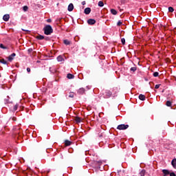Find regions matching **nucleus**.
I'll return each instance as SVG.
<instances>
[{
	"label": "nucleus",
	"mask_w": 176,
	"mask_h": 176,
	"mask_svg": "<svg viewBox=\"0 0 176 176\" xmlns=\"http://www.w3.org/2000/svg\"><path fill=\"white\" fill-rule=\"evenodd\" d=\"M87 23H88V24H89V25H93L96 24V20L91 19L87 21Z\"/></svg>",
	"instance_id": "7"
},
{
	"label": "nucleus",
	"mask_w": 176,
	"mask_h": 176,
	"mask_svg": "<svg viewBox=\"0 0 176 176\" xmlns=\"http://www.w3.org/2000/svg\"><path fill=\"white\" fill-rule=\"evenodd\" d=\"M170 176H176L175 173H170Z\"/></svg>",
	"instance_id": "36"
},
{
	"label": "nucleus",
	"mask_w": 176,
	"mask_h": 176,
	"mask_svg": "<svg viewBox=\"0 0 176 176\" xmlns=\"http://www.w3.org/2000/svg\"><path fill=\"white\" fill-rule=\"evenodd\" d=\"M67 10H68L69 12H72V11L74 10V4L70 3V4L68 6Z\"/></svg>",
	"instance_id": "10"
},
{
	"label": "nucleus",
	"mask_w": 176,
	"mask_h": 176,
	"mask_svg": "<svg viewBox=\"0 0 176 176\" xmlns=\"http://www.w3.org/2000/svg\"><path fill=\"white\" fill-rule=\"evenodd\" d=\"M57 60L59 61V62H63V61H64V58H63L62 56H58L57 57Z\"/></svg>",
	"instance_id": "17"
},
{
	"label": "nucleus",
	"mask_w": 176,
	"mask_h": 176,
	"mask_svg": "<svg viewBox=\"0 0 176 176\" xmlns=\"http://www.w3.org/2000/svg\"><path fill=\"white\" fill-rule=\"evenodd\" d=\"M171 164H172L173 167L176 169V159L175 158L172 160Z\"/></svg>",
	"instance_id": "14"
},
{
	"label": "nucleus",
	"mask_w": 176,
	"mask_h": 176,
	"mask_svg": "<svg viewBox=\"0 0 176 176\" xmlns=\"http://www.w3.org/2000/svg\"><path fill=\"white\" fill-rule=\"evenodd\" d=\"M111 13L112 14H114V15L118 14V12H117L115 9H111Z\"/></svg>",
	"instance_id": "19"
},
{
	"label": "nucleus",
	"mask_w": 176,
	"mask_h": 176,
	"mask_svg": "<svg viewBox=\"0 0 176 176\" xmlns=\"http://www.w3.org/2000/svg\"><path fill=\"white\" fill-rule=\"evenodd\" d=\"M162 173L164 174V176L170 175V171H168V170L163 169Z\"/></svg>",
	"instance_id": "11"
},
{
	"label": "nucleus",
	"mask_w": 176,
	"mask_h": 176,
	"mask_svg": "<svg viewBox=\"0 0 176 176\" xmlns=\"http://www.w3.org/2000/svg\"><path fill=\"white\" fill-rule=\"evenodd\" d=\"M27 72H31V69H30V67H28V68H27Z\"/></svg>",
	"instance_id": "37"
},
{
	"label": "nucleus",
	"mask_w": 176,
	"mask_h": 176,
	"mask_svg": "<svg viewBox=\"0 0 176 176\" xmlns=\"http://www.w3.org/2000/svg\"><path fill=\"white\" fill-rule=\"evenodd\" d=\"M67 77L68 79H74V75L71 74H68Z\"/></svg>",
	"instance_id": "21"
},
{
	"label": "nucleus",
	"mask_w": 176,
	"mask_h": 176,
	"mask_svg": "<svg viewBox=\"0 0 176 176\" xmlns=\"http://www.w3.org/2000/svg\"><path fill=\"white\" fill-rule=\"evenodd\" d=\"M74 120H75L76 123H81L82 120V118H80L79 117H76L74 118Z\"/></svg>",
	"instance_id": "12"
},
{
	"label": "nucleus",
	"mask_w": 176,
	"mask_h": 176,
	"mask_svg": "<svg viewBox=\"0 0 176 176\" xmlns=\"http://www.w3.org/2000/svg\"><path fill=\"white\" fill-rule=\"evenodd\" d=\"M23 10L24 12H27V10H28V6H23Z\"/></svg>",
	"instance_id": "31"
},
{
	"label": "nucleus",
	"mask_w": 176,
	"mask_h": 176,
	"mask_svg": "<svg viewBox=\"0 0 176 176\" xmlns=\"http://www.w3.org/2000/svg\"><path fill=\"white\" fill-rule=\"evenodd\" d=\"M153 76H155V78H156V77L159 76V72H155L153 73Z\"/></svg>",
	"instance_id": "27"
},
{
	"label": "nucleus",
	"mask_w": 176,
	"mask_h": 176,
	"mask_svg": "<svg viewBox=\"0 0 176 176\" xmlns=\"http://www.w3.org/2000/svg\"><path fill=\"white\" fill-rule=\"evenodd\" d=\"M12 120H13L14 122H16V118L13 117V118H12Z\"/></svg>",
	"instance_id": "39"
},
{
	"label": "nucleus",
	"mask_w": 176,
	"mask_h": 176,
	"mask_svg": "<svg viewBox=\"0 0 176 176\" xmlns=\"http://www.w3.org/2000/svg\"><path fill=\"white\" fill-rule=\"evenodd\" d=\"M36 39H38L39 41H42V39H45V36L42 35L36 36Z\"/></svg>",
	"instance_id": "18"
},
{
	"label": "nucleus",
	"mask_w": 176,
	"mask_h": 176,
	"mask_svg": "<svg viewBox=\"0 0 176 176\" xmlns=\"http://www.w3.org/2000/svg\"><path fill=\"white\" fill-rule=\"evenodd\" d=\"M71 144H72V142L69 141V140H65V146H69V145H71Z\"/></svg>",
	"instance_id": "13"
},
{
	"label": "nucleus",
	"mask_w": 176,
	"mask_h": 176,
	"mask_svg": "<svg viewBox=\"0 0 176 176\" xmlns=\"http://www.w3.org/2000/svg\"><path fill=\"white\" fill-rule=\"evenodd\" d=\"M98 166H101V164H102V162L101 161H98L97 162Z\"/></svg>",
	"instance_id": "34"
},
{
	"label": "nucleus",
	"mask_w": 176,
	"mask_h": 176,
	"mask_svg": "<svg viewBox=\"0 0 176 176\" xmlns=\"http://www.w3.org/2000/svg\"><path fill=\"white\" fill-rule=\"evenodd\" d=\"M74 92H70L69 94V98H74Z\"/></svg>",
	"instance_id": "22"
},
{
	"label": "nucleus",
	"mask_w": 176,
	"mask_h": 176,
	"mask_svg": "<svg viewBox=\"0 0 176 176\" xmlns=\"http://www.w3.org/2000/svg\"><path fill=\"white\" fill-rule=\"evenodd\" d=\"M117 129L118 130H126V129H129V124H120Z\"/></svg>",
	"instance_id": "3"
},
{
	"label": "nucleus",
	"mask_w": 176,
	"mask_h": 176,
	"mask_svg": "<svg viewBox=\"0 0 176 176\" xmlns=\"http://www.w3.org/2000/svg\"><path fill=\"white\" fill-rule=\"evenodd\" d=\"M113 96L112 91L109 90H106L104 94V98H110V97Z\"/></svg>",
	"instance_id": "2"
},
{
	"label": "nucleus",
	"mask_w": 176,
	"mask_h": 176,
	"mask_svg": "<svg viewBox=\"0 0 176 176\" xmlns=\"http://www.w3.org/2000/svg\"><path fill=\"white\" fill-rule=\"evenodd\" d=\"M17 108H19V105L16 104L14 106V111H17Z\"/></svg>",
	"instance_id": "33"
},
{
	"label": "nucleus",
	"mask_w": 176,
	"mask_h": 176,
	"mask_svg": "<svg viewBox=\"0 0 176 176\" xmlns=\"http://www.w3.org/2000/svg\"><path fill=\"white\" fill-rule=\"evenodd\" d=\"M0 63H1L2 64H8V62L6 60H5V59H0Z\"/></svg>",
	"instance_id": "23"
},
{
	"label": "nucleus",
	"mask_w": 176,
	"mask_h": 176,
	"mask_svg": "<svg viewBox=\"0 0 176 176\" xmlns=\"http://www.w3.org/2000/svg\"><path fill=\"white\" fill-rule=\"evenodd\" d=\"M47 23H52V19H47Z\"/></svg>",
	"instance_id": "38"
},
{
	"label": "nucleus",
	"mask_w": 176,
	"mask_h": 176,
	"mask_svg": "<svg viewBox=\"0 0 176 176\" xmlns=\"http://www.w3.org/2000/svg\"><path fill=\"white\" fill-rule=\"evenodd\" d=\"M10 19V15L6 14L3 16V20L4 21H9V19Z\"/></svg>",
	"instance_id": "5"
},
{
	"label": "nucleus",
	"mask_w": 176,
	"mask_h": 176,
	"mask_svg": "<svg viewBox=\"0 0 176 176\" xmlns=\"http://www.w3.org/2000/svg\"><path fill=\"white\" fill-rule=\"evenodd\" d=\"M159 87H160V84L156 85L155 89H159Z\"/></svg>",
	"instance_id": "35"
},
{
	"label": "nucleus",
	"mask_w": 176,
	"mask_h": 176,
	"mask_svg": "<svg viewBox=\"0 0 176 176\" xmlns=\"http://www.w3.org/2000/svg\"><path fill=\"white\" fill-rule=\"evenodd\" d=\"M82 5H86V1H82Z\"/></svg>",
	"instance_id": "40"
},
{
	"label": "nucleus",
	"mask_w": 176,
	"mask_h": 176,
	"mask_svg": "<svg viewBox=\"0 0 176 176\" xmlns=\"http://www.w3.org/2000/svg\"><path fill=\"white\" fill-rule=\"evenodd\" d=\"M121 42H122V45H125V43H126V39H124V38H122L121 39Z\"/></svg>",
	"instance_id": "28"
},
{
	"label": "nucleus",
	"mask_w": 176,
	"mask_h": 176,
	"mask_svg": "<svg viewBox=\"0 0 176 176\" xmlns=\"http://www.w3.org/2000/svg\"><path fill=\"white\" fill-rule=\"evenodd\" d=\"M172 104L173 103L171 102V101L170 100L166 101V107H171Z\"/></svg>",
	"instance_id": "20"
},
{
	"label": "nucleus",
	"mask_w": 176,
	"mask_h": 176,
	"mask_svg": "<svg viewBox=\"0 0 176 176\" xmlns=\"http://www.w3.org/2000/svg\"><path fill=\"white\" fill-rule=\"evenodd\" d=\"M168 12H170V13H173V12H174V8L173 7H169Z\"/></svg>",
	"instance_id": "25"
},
{
	"label": "nucleus",
	"mask_w": 176,
	"mask_h": 176,
	"mask_svg": "<svg viewBox=\"0 0 176 176\" xmlns=\"http://www.w3.org/2000/svg\"><path fill=\"white\" fill-rule=\"evenodd\" d=\"M131 71H132V72H135V71H137V67H131Z\"/></svg>",
	"instance_id": "26"
},
{
	"label": "nucleus",
	"mask_w": 176,
	"mask_h": 176,
	"mask_svg": "<svg viewBox=\"0 0 176 176\" xmlns=\"http://www.w3.org/2000/svg\"><path fill=\"white\" fill-rule=\"evenodd\" d=\"M85 88H80L78 90V94H80V95H82V94H85Z\"/></svg>",
	"instance_id": "9"
},
{
	"label": "nucleus",
	"mask_w": 176,
	"mask_h": 176,
	"mask_svg": "<svg viewBox=\"0 0 176 176\" xmlns=\"http://www.w3.org/2000/svg\"><path fill=\"white\" fill-rule=\"evenodd\" d=\"M98 6H100V8H102V6H104V2L101 1H99Z\"/></svg>",
	"instance_id": "24"
},
{
	"label": "nucleus",
	"mask_w": 176,
	"mask_h": 176,
	"mask_svg": "<svg viewBox=\"0 0 176 176\" xmlns=\"http://www.w3.org/2000/svg\"><path fill=\"white\" fill-rule=\"evenodd\" d=\"M14 57H16V54L13 53L10 56H8V61L12 62L13 61Z\"/></svg>",
	"instance_id": "6"
},
{
	"label": "nucleus",
	"mask_w": 176,
	"mask_h": 176,
	"mask_svg": "<svg viewBox=\"0 0 176 176\" xmlns=\"http://www.w3.org/2000/svg\"><path fill=\"white\" fill-rule=\"evenodd\" d=\"M112 94L113 97H117L118 96V93H119V88L118 87H113L112 89Z\"/></svg>",
	"instance_id": "4"
},
{
	"label": "nucleus",
	"mask_w": 176,
	"mask_h": 176,
	"mask_svg": "<svg viewBox=\"0 0 176 176\" xmlns=\"http://www.w3.org/2000/svg\"><path fill=\"white\" fill-rule=\"evenodd\" d=\"M0 47H1V49H8V47H6L5 45H3V44H0Z\"/></svg>",
	"instance_id": "30"
},
{
	"label": "nucleus",
	"mask_w": 176,
	"mask_h": 176,
	"mask_svg": "<svg viewBox=\"0 0 176 176\" xmlns=\"http://www.w3.org/2000/svg\"><path fill=\"white\" fill-rule=\"evenodd\" d=\"M63 43L66 45H71V41H69V40H64L63 41Z\"/></svg>",
	"instance_id": "16"
},
{
	"label": "nucleus",
	"mask_w": 176,
	"mask_h": 176,
	"mask_svg": "<svg viewBox=\"0 0 176 176\" xmlns=\"http://www.w3.org/2000/svg\"><path fill=\"white\" fill-rule=\"evenodd\" d=\"M90 12H91V9L90 8H86L85 9L84 13L85 14H90Z\"/></svg>",
	"instance_id": "8"
},
{
	"label": "nucleus",
	"mask_w": 176,
	"mask_h": 176,
	"mask_svg": "<svg viewBox=\"0 0 176 176\" xmlns=\"http://www.w3.org/2000/svg\"><path fill=\"white\" fill-rule=\"evenodd\" d=\"M122 24H123V22H122L121 21H119L117 23V25H118V27H120V25H122Z\"/></svg>",
	"instance_id": "32"
},
{
	"label": "nucleus",
	"mask_w": 176,
	"mask_h": 176,
	"mask_svg": "<svg viewBox=\"0 0 176 176\" xmlns=\"http://www.w3.org/2000/svg\"><path fill=\"white\" fill-rule=\"evenodd\" d=\"M145 96L144 95H142V94H140L139 96V100H141L142 101H145Z\"/></svg>",
	"instance_id": "15"
},
{
	"label": "nucleus",
	"mask_w": 176,
	"mask_h": 176,
	"mask_svg": "<svg viewBox=\"0 0 176 176\" xmlns=\"http://www.w3.org/2000/svg\"><path fill=\"white\" fill-rule=\"evenodd\" d=\"M140 176H145V170H143L140 172Z\"/></svg>",
	"instance_id": "29"
},
{
	"label": "nucleus",
	"mask_w": 176,
	"mask_h": 176,
	"mask_svg": "<svg viewBox=\"0 0 176 176\" xmlns=\"http://www.w3.org/2000/svg\"><path fill=\"white\" fill-rule=\"evenodd\" d=\"M43 30L45 35H50V34H53V28L50 25H46Z\"/></svg>",
	"instance_id": "1"
}]
</instances>
